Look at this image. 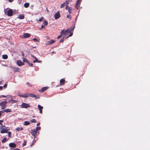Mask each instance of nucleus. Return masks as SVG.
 Wrapping results in <instances>:
<instances>
[{"instance_id":"b1692460","label":"nucleus","mask_w":150,"mask_h":150,"mask_svg":"<svg viewBox=\"0 0 150 150\" xmlns=\"http://www.w3.org/2000/svg\"><path fill=\"white\" fill-rule=\"evenodd\" d=\"M23 129L22 127H18L16 129V130L17 131H19L20 130H22Z\"/></svg>"},{"instance_id":"c85d7f7f","label":"nucleus","mask_w":150,"mask_h":150,"mask_svg":"<svg viewBox=\"0 0 150 150\" xmlns=\"http://www.w3.org/2000/svg\"><path fill=\"white\" fill-rule=\"evenodd\" d=\"M43 23L45 26H46L48 24V23L46 21H43Z\"/></svg>"},{"instance_id":"a211bd4d","label":"nucleus","mask_w":150,"mask_h":150,"mask_svg":"<svg viewBox=\"0 0 150 150\" xmlns=\"http://www.w3.org/2000/svg\"><path fill=\"white\" fill-rule=\"evenodd\" d=\"M47 88V87H43L42 88V89L41 90H39V91L40 92H43L44 91L46 90Z\"/></svg>"},{"instance_id":"dca6fc26","label":"nucleus","mask_w":150,"mask_h":150,"mask_svg":"<svg viewBox=\"0 0 150 150\" xmlns=\"http://www.w3.org/2000/svg\"><path fill=\"white\" fill-rule=\"evenodd\" d=\"M17 18L21 19H23L24 18V16L23 15H19Z\"/></svg>"},{"instance_id":"4468645a","label":"nucleus","mask_w":150,"mask_h":150,"mask_svg":"<svg viewBox=\"0 0 150 150\" xmlns=\"http://www.w3.org/2000/svg\"><path fill=\"white\" fill-rule=\"evenodd\" d=\"M11 68H13L14 69V71H18L19 70V68L18 67H13L10 66Z\"/></svg>"},{"instance_id":"423d86ee","label":"nucleus","mask_w":150,"mask_h":150,"mask_svg":"<svg viewBox=\"0 0 150 150\" xmlns=\"http://www.w3.org/2000/svg\"><path fill=\"white\" fill-rule=\"evenodd\" d=\"M13 11L11 9H10L8 10L7 12V15L8 16H12L13 15Z\"/></svg>"},{"instance_id":"58836bf2","label":"nucleus","mask_w":150,"mask_h":150,"mask_svg":"<svg viewBox=\"0 0 150 150\" xmlns=\"http://www.w3.org/2000/svg\"><path fill=\"white\" fill-rule=\"evenodd\" d=\"M64 41V38H62L61 39L60 41V42H63Z\"/></svg>"},{"instance_id":"2f4dec72","label":"nucleus","mask_w":150,"mask_h":150,"mask_svg":"<svg viewBox=\"0 0 150 150\" xmlns=\"http://www.w3.org/2000/svg\"><path fill=\"white\" fill-rule=\"evenodd\" d=\"M79 4H76L75 6V7L76 8L77 10L78 9V7L79 6Z\"/></svg>"},{"instance_id":"8fccbe9b","label":"nucleus","mask_w":150,"mask_h":150,"mask_svg":"<svg viewBox=\"0 0 150 150\" xmlns=\"http://www.w3.org/2000/svg\"><path fill=\"white\" fill-rule=\"evenodd\" d=\"M1 113H3V112L2 111H0V117L1 116Z\"/></svg>"},{"instance_id":"7c9ffc66","label":"nucleus","mask_w":150,"mask_h":150,"mask_svg":"<svg viewBox=\"0 0 150 150\" xmlns=\"http://www.w3.org/2000/svg\"><path fill=\"white\" fill-rule=\"evenodd\" d=\"M71 8L69 7L68 8V12H69V14H70L71 13Z\"/></svg>"},{"instance_id":"6e6552de","label":"nucleus","mask_w":150,"mask_h":150,"mask_svg":"<svg viewBox=\"0 0 150 150\" xmlns=\"http://www.w3.org/2000/svg\"><path fill=\"white\" fill-rule=\"evenodd\" d=\"M60 17V14L59 12H57L54 15V18L55 19H57L59 18Z\"/></svg>"},{"instance_id":"4be33fe9","label":"nucleus","mask_w":150,"mask_h":150,"mask_svg":"<svg viewBox=\"0 0 150 150\" xmlns=\"http://www.w3.org/2000/svg\"><path fill=\"white\" fill-rule=\"evenodd\" d=\"M29 4L28 3H25V4H24V6L25 7V8H28L29 6Z\"/></svg>"},{"instance_id":"79ce46f5","label":"nucleus","mask_w":150,"mask_h":150,"mask_svg":"<svg viewBox=\"0 0 150 150\" xmlns=\"http://www.w3.org/2000/svg\"><path fill=\"white\" fill-rule=\"evenodd\" d=\"M80 1H81L80 0H78L76 4H80Z\"/></svg>"},{"instance_id":"20e7f679","label":"nucleus","mask_w":150,"mask_h":150,"mask_svg":"<svg viewBox=\"0 0 150 150\" xmlns=\"http://www.w3.org/2000/svg\"><path fill=\"white\" fill-rule=\"evenodd\" d=\"M21 107L22 108H27L30 107V105L28 104L23 103L21 105Z\"/></svg>"},{"instance_id":"72a5a7b5","label":"nucleus","mask_w":150,"mask_h":150,"mask_svg":"<svg viewBox=\"0 0 150 150\" xmlns=\"http://www.w3.org/2000/svg\"><path fill=\"white\" fill-rule=\"evenodd\" d=\"M40 128H41V127H37L36 128L35 130L36 131H38V130H39L40 129Z\"/></svg>"},{"instance_id":"39448f33","label":"nucleus","mask_w":150,"mask_h":150,"mask_svg":"<svg viewBox=\"0 0 150 150\" xmlns=\"http://www.w3.org/2000/svg\"><path fill=\"white\" fill-rule=\"evenodd\" d=\"M16 64L19 66L23 65L24 64V63L22 62L21 60H18L16 61Z\"/></svg>"},{"instance_id":"f704fd0d","label":"nucleus","mask_w":150,"mask_h":150,"mask_svg":"<svg viewBox=\"0 0 150 150\" xmlns=\"http://www.w3.org/2000/svg\"><path fill=\"white\" fill-rule=\"evenodd\" d=\"M27 63L30 66H33V63H30L29 62L28 63Z\"/></svg>"},{"instance_id":"5fc2aeb1","label":"nucleus","mask_w":150,"mask_h":150,"mask_svg":"<svg viewBox=\"0 0 150 150\" xmlns=\"http://www.w3.org/2000/svg\"><path fill=\"white\" fill-rule=\"evenodd\" d=\"M44 27V25H42L41 26V29H42Z\"/></svg>"},{"instance_id":"3c124183","label":"nucleus","mask_w":150,"mask_h":150,"mask_svg":"<svg viewBox=\"0 0 150 150\" xmlns=\"http://www.w3.org/2000/svg\"><path fill=\"white\" fill-rule=\"evenodd\" d=\"M3 122V120H0V124Z\"/></svg>"},{"instance_id":"2eb2a0df","label":"nucleus","mask_w":150,"mask_h":150,"mask_svg":"<svg viewBox=\"0 0 150 150\" xmlns=\"http://www.w3.org/2000/svg\"><path fill=\"white\" fill-rule=\"evenodd\" d=\"M3 113L4 112H6V113H8L11 112V110L10 109H7L4 110L3 111H2Z\"/></svg>"},{"instance_id":"7ed1b4c3","label":"nucleus","mask_w":150,"mask_h":150,"mask_svg":"<svg viewBox=\"0 0 150 150\" xmlns=\"http://www.w3.org/2000/svg\"><path fill=\"white\" fill-rule=\"evenodd\" d=\"M7 102L6 101H4L0 103V106H1L2 109H4L6 108Z\"/></svg>"},{"instance_id":"5701e85b","label":"nucleus","mask_w":150,"mask_h":150,"mask_svg":"<svg viewBox=\"0 0 150 150\" xmlns=\"http://www.w3.org/2000/svg\"><path fill=\"white\" fill-rule=\"evenodd\" d=\"M30 122H29L26 121L24 122V125H30Z\"/></svg>"},{"instance_id":"864d4df0","label":"nucleus","mask_w":150,"mask_h":150,"mask_svg":"<svg viewBox=\"0 0 150 150\" xmlns=\"http://www.w3.org/2000/svg\"><path fill=\"white\" fill-rule=\"evenodd\" d=\"M3 87L2 86H0V90H2L3 89Z\"/></svg>"},{"instance_id":"4d7b16f0","label":"nucleus","mask_w":150,"mask_h":150,"mask_svg":"<svg viewBox=\"0 0 150 150\" xmlns=\"http://www.w3.org/2000/svg\"><path fill=\"white\" fill-rule=\"evenodd\" d=\"M40 125V123H38L37 124V126H38L39 125Z\"/></svg>"},{"instance_id":"ea45409f","label":"nucleus","mask_w":150,"mask_h":150,"mask_svg":"<svg viewBox=\"0 0 150 150\" xmlns=\"http://www.w3.org/2000/svg\"><path fill=\"white\" fill-rule=\"evenodd\" d=\"M72 34H73L72 33H71L70 34V35H69V36L68 37H66V38H65V39H66L67 38H68V37L71 36L72 35Z\"/></svg>"},{"instance_id":"a878e982","label":"nucleus","mask_w":150,"mask_h":150,"mask_svg":"<svg viewBox=\"0 0 150 150\" xmlns=\"http://www.w3.org/2000/svg\"><path fill=\"white\" fill-rule=\"evenodd\" d=\"M72 0H66L64 2L65 3V4L67 5L69 4V2L71 1Z\"/></svg>"},{"instance_id":"c03bdc74","label":"nucleus","mask_w":150,"mask_h":150,"mask_svg":"<svg viewBox=\"0 0 150 150\" xmlns=\"http://www.w3.org/2000/svg\"><path fill=\"white\" fill-rule=\"evenodd\" d=\"M35 142V141H33V143L31 145H30V146H31L32 145H33Z\"/></svg>"},{"instance_id":"473e14b6","label":"nucleus","mask_w":150,"mask_h":150,"mask_svg":"<svg viewBox=\"0 0 150 150\" xmlns=\"http://www.w3.org/2000/svg\"><path fill=\"white\" fill-rule=\"evenodd\" d=\"M8 137H11V132H8Z\"/></svg>"},{"instance_id":"0eeeda50","label":"nucleus","mask_w":150,"mask_h":150,"mask_svg":"<svg viewBox=\"0 0 150 150\" xmlns=\"http://www.w3.org/2000/svg\"><path fill=\"white\" fill-rule=\"evenodd\" d=\"M37 133V132L35 130L32 129L31 130V133L32 135L33 136L35 137H36L35 135Z\"/></svg>"},{"instance_id":"37998d69","label":"nucleus","mask_w":150,"mask_h":150,"mask_svg":"<svg viewBox=\"0 0 150 150\" xmlns=\"http://www.w3.org/2000/svg\"><path fill=\"white\" fill-rule=\"evenodd\" d=\"M69 6L68 5H66V7H65V9H68V8H69Z\"/></svg>"},{"instance_id":"9b49d317","label":"nucleus","mask_w":150,"mask_h":150,"mask_svg":"<svg viewBox=\"0 0 150 150\" xmlns=\"http://www.w3.org/2000/svg\"><path fill=\"white\" fill-rule=\"evenodd\" d=\"M38 108L39 110L40 113L42 114V109H43V107L40 105H38Z\"/></svg>"},{"instance_id":"6ab92c4d","label":"nucleus","mask_w":150,"mask_h":150,"mask_svg":"<svg viewBox=\"0 0 150 150\" xmlns=\"http://www.w3.org/2000/svg\"><path fill=\"white\" fill-rule=\"evenodd\" d=\"M23 98H27L29 96V93H27L25 94L24 95H23V96H21Z\"/></svg>"},{"instance_id":"aec40b11","label":"nucleus","mask_w":150,"mask_h":150,"mask_svg":"<svg viewBox=\"0 0 150 150\" xmlns=\"http://www.w3.org/2000/svg\"><path fill=\"white\" fill-rule=\"evenodd\" d=\"M65 80L63 79H61L60 81V82L61 85H63L64 84Z\"/></svg>"},{"instance_id":"e433bc0d","label":"nucleus","mask_w":150,"mask_h":150,"mask_svg":"<svg viewBox=\"0 0 150 150\" xmlns=\"http://www.w3.org/2000/svg\"><path fill=\"white\" fill-rule=\"evenodd\" d=\"M43 17H42L40 18L38 21H42V20L43 19Z\"/></svg>"},{"instance_id":"f3484780","label":"nucleus","mask_w":150,"mask_h":150,"mask_svg":"<svg viewBox=\"0 0 150 150\" xmlns=\"http://www.w3.org/2000/svg\"><path fill=\"white\" fill-rule=\"evenodd\" d=\"M55 42V41L53 40H51L47 42V44H51Z\"/></svg>"},{"instance_id":"a18cd8bd","label":"nucleus","mask_w":150,"mask_h":150,"mask_svg":"<svg viewBox=\"0 0 150 150\" xmlns=\"http://www.w3.org/2000/svg\"><path fill=\"white\" fill-rule=\"evenodd\" d=\"M6 96L5 95H1L0 96V97H6Z\"/></svg>"},{"instance_id":"f8f14e48","label":"nucleus","mask_w":150,"mask_h":150,"mask_svg":"<svg viewBox=\"0 0 150 150\" xmlns=\"http://www.w3.org/2000/svg\"><path fill=\"white\" fill-rule=\"evenodd\" d=\"M31 56L33 57L35 59V60L33 61V62L34 63H35V62L40 63L41 62V61H40L38 60V59L37 58L35 57L33 55H32Z\"/></svg>"},{"instance_id":"ddd939ff","label":"nucleus","mask_w":150,"mask_h":150,"mask_svg":"<svg viewBox=\"0 0 150 150\" xmlns=\"http://www.w3.org/2000/svg\"><path fill=\"white\" fill-rule=\"evenodd\" d=\"M30 34L28 33H24L23 35V38H27L30 37Z\"/></svg>"},{"instance_id":"4c0bfd02","label":"nucleus","mask_w":150,"mask_h":150,"mask_svg":"<svg viewBox=\"0 0 150 150\" xmlns=\"http://www.w3.org/2000/svg\"><path fill=\"white\" fill-rule=\"evenodd\" d=\"M62 35L60 34V35H59L58 36L57 38L59 39V38H60L62 37Z\"/></svg>"},{"instance_id":"bf43d9fd","label":"nucleus","mask_w":150,"mask_h":150,"mask_svg":"<svg viewBox=\"0 0 150 150\" xmlns=\"http://www.w3.org/2000/svg\"><path fill=\"white\" fill-rule=\"evenodd\" d=\"M2 83L1 81H0V85Z\"/></svg>"},{"instance_id":"9d476101","label":"nucleus","mask_w":150,"mask_h":150,"mask_svg":"<svg viewBox=\"0 0 150 150\" xmlns=\"http://www.w3.org/2000/svg\"><path fill=\"white\" fill-rule=\"evenodd\" d=\"M9 146L10 147L14 148L16 147V145L14 143H11L9 144Z\"/></svg>"},{"instance_id":"412c9836","label":"nucleus","mask_w":150,"mask_h":150,"mask_svg":"<svg viewBox=\"0 0 150 150\" xmlns=\"http://www.w3.org/2000/svg\"><path fill=\"white\" fill-rule=\"evenodd\" d=\"M22 59L23 62H26L27 63L29 62V61L26 58L23 57L22 58Z\"/></svg>"},{"instance_id":"de8ad7c7","label":"nucleus","mask_w":150,"mask_h":150,"mask_svg":"<svg viewBox=\"0 0 150 150\" xmlns=\"http://www.w3.org/2000/svg\"><path fill=\"white\" fill-rule=\"evenodd\" d=\"M26 84L28 85V86L30 87L31 86L30 85V84L29 83H26Z\"/></svg>"},{"instance_id":"393cba45","label":"nucleus","mask_w":150,"mask_h":150,"mask_svg":"<svg viewBox=\"0 0 150 150\" xmlns=\"http://www.w3.org/2000/svg\"><path fill=\"white\" fill-rule=\"evenodd\" d=\"M2 58L4 59H6L8 58V56L6 54L3 55H2Z\"/></svg>"},{"instance_id":"c9c22d12","label":"nucleus","mask_w":150,"mask_h":150,"mask_svg":"<svg viewBox=\"0 0 150 150\" xmlns=\"http://www.w3.org/2000/svg\"><path fill=\"white\" fill-rule=\"evenodd\" d=\"M26 141H24L23 143V146H25L26 145Z\"/></svg>"},{"instance_id":"f257e3e1","label":"nucleus","mask_w":150,"mask_h":150,"mask_svg":"<svg viewBox=\"0 0 150 150\" xmlns=\"http://www.w3.org/2000/svg\"><path fill=\"white\" fill-rule=\"evenodd\" d=\"M9 130L8 127H6L5 126H0V133H7L8 131Z\"/></svg>"},{"instance_id":"052dcab7","label":"nucleus","mask_w":150,"mask_h":150,"mask_svg":"<svg viewBox=\"0 0 150 150\" xmlns=\"http://www.w3.org/2000/svg\"><path fill=\"white\" fill-rule=\"evenodd\" d=\"M52 53H54V51H53V52H52Z\"/></svg>"},{"instance_id":"1a4fd4ad","label":"nucleus","mask_w":150,"mask_h":150,"mask_svg":"<svg viewBox=\"0 0 150 150\" xmlns=\"http://www.w3.org/2000/svg\"><path fill=\"white\" fill-rule=\"evenodd\" d=\"M29 96L32 97H35L36 98H39V96L38 95L36 96L35 95H34L32 93H30V94H29Z\"/></svg>"},{"instance_id":"f03ea898","label":"nucleus","mask_w":150,"mask_h":150,"mask_svg":"<svg viewBox=\"0 0 150 150\" xmlns=\"http://www.w3.org/2000/svg\"><path fill=\"white\" fill-rule=\"evenodd\" d=\"M75 28V26H74L72 29H68L67 30H65L64 29L61 32V34L62 35H66L67 33H69L72 30H74Z\"/></svg>"},{"instance_id":"6e6d98bb","label":"nucleus","mask_w":150,"mask_h":150,"mask_svg":"<svg viewBox=\"0 0 150 150\" xmlns=\"http://www.w3.org/2000/svg\"><path fill=\"white\" fill-rule=\"evenodd\" d=\"M23 95H22L21 94H18V96H19L20 97H22V96H23Z\"/></svg>"},{"instance_id":"13d9d810","label":"nucleus","mask_w":150,"mask_h":150,"mask_svg":"<svg viewBox=\"0 0 150 150\" xmlns=\"http://www.w3.org/2000/svg\"><path fill=\"white\" fill-rule=\"evenodd\" d=\"M14 150H20V149H14Z\"/></svg>"},{"instance_id":"603ef678","label":"nucleus","mask_w":150,"mask_h":150,"mask_svg":"<svg viewBox=\"0 0 150 150\" xmlns=\"http://www.w3.org/2000/svg\"><path fill=\"white\" fill-rule=\"evenodd\" d=\"M13 0H8V1L10 2H12Z\"/></svg>"},{"instance_id":"680f3d73","label":"nucleus","mask_w":150,"mask_h":150,"mask_svg":"<svg viewBox=\"0 0 150 150\" xmlns=\"http://www.w3.org/2000/svg\"><path fill=\"white\" fill-rule=\"evenodd\" d=\"M1 97H0V98H1Z\"/></svg>"},{"instance_id":"a19ab883","label":"nucleus","mask_w":150,"mask_h":150,"mask_svg":"<svg viewBox=\"0 0 150 150\" xmlns=\"http://www.w3.org/2000/svg\"><path fill=\"white\" fill-rule=\"evenodd\" d=\"M33 40L34 41L39 42L38 40L37 39L35 38H33Z\"/></svg>"},{"instance_id":"cd10ccee","label":"nucleus","mask_w":150,"mask_h":150,"mask_svg":"<svg viewBox=\"0 0 150 150\" xmlns=\"http://www.w3.org/2000/svg\"><path fill=\"white\" fill-rule=\"evenodd\" d=\"M65 3H64H64H62V4L61 5V6H60V7H61V8H63L65 6V5H66V4H65Z\"/></svg>"},{"instance_id":"bb28decb","label":"nucleus","mask_w":150,"mask_h":150,"mask_svg":"<svg viewBox=\"0 0 150 150\" xmlns=\"http://www.w3.org/2000/svg\"><path fill=\"white\" fill-rule=\"evenodd\" d=\"M7 141L6 138L5 137L2 140L1 142L2 143H4L6 142Z\"/></svg>"},{"instance_id":"49530a36","label":"nucleus","mask_w":150,"mask_h":150,"mask_svg":"<svg viewBox=\"0 0 150 150\" xmlns=\"http://www.w3.org/2000/svg\"><path fill=\"white\" fill-rule=\"evenodd\" d=\"M7 84H5L3 86V87L4 88H6L7 87Z\"/></svg>"},{"instance_id":"09e8293b","label":"nucleus","mask_w":150,"mask_h":150,"mask_svg":"<svg viewBox=\"0 0 150 150\" xmlns=\"http://www.w3.org/2000/svg\"><path fill=\"white\" fill-rule=\"evenodd\" d=\"M67 17L68 18H71L70 17V15H67Z\"/></svg>"},{"instance_id":"c756f323","label":"nucleus","mask_w":150,"mask_h":150,"mask_svg":"<svg viewBox=\"0 0 150 150\" xmlns=\"http://www.w3.org/2000/svg\"><path fill=\"white\" fill-rule=\"evenodd\" d=\"M30 121L32 123H35L36 122V120L35 119H33L31 120Z\"/></svg>"}]
</instances>
